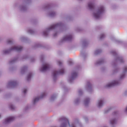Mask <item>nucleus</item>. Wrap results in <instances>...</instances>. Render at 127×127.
<instances>
[{"mask_svg": "<svg viewBox=\"0 0 127 127\" xmlns=\"http://www.w3.org/2000/svg\"><path fill=\"white\" fill-rule=\"evenodd\" d=\"M88 7L91 11H93L94 18L96 19H99L105 13V8L103 5H100L95 8V2L90 1L88 4Z\"/></svg>", "mask_w": 127, "mask_h": 127, "instance_id": "1", "label": "nucleus"}, {"mask_svg": "<svg viewBox=\"0 0 127 127\" xmlns=\"http://www.w3.org/2000/svg\"><path fill=\"white\" fill-rule=\"evenodd\" d=\"M66 29L65 25L62 22H59L54 24L46 28L43 32V34L45 37L47 36L50 31L56 30L57 31L53 35L54 37H56L59 32H60L64 31Z\"/></svg>", "mask_w": 127, "mask_h": 127, "instance_id": "2", "label": "nucleus"}, {"mask_svg": "<svg viewBox=\"0 0 127 127\" xmlns=\"http://www.w3.org/2000/svg\"><path fill=\"white\" fill-rule=\"evenodd\" d=\"M115 58V60L111 63V65L114 69L112 71V75H114L117 73L119 70V68L117 66V62H119L124 63L125 61L122 56L119 54L115 50H112L110 52Z\"/></svg>", "mask_w": 127, "mask_h": 127, "instance_id": "3", "label": "nucleus"}, {"mask_svg": "<svg viewBox=\"0 0 127 127\" xmlns=\"http://www.w3.org/2000/svg\"><path fill=\"white\" fill-rule=\"evenodd\" d=\"M127 73V65H125L122 68V71L120 74L119 79L118 80H114L108 83L105 86V87L106 88H109L120 84L121 83V81L125 78Z\"/></svg>", "mask_w": 127, "mask_h": 127, "instance_id": "4", "label": "nucleus"}, {"mask_svg": "<svg viewBox=\"0 0 127 127\" xmlns=\"http://www.w3.org/2000/svg\"><path fill=\"white\" fill-rule=\"evenodd\" d=\"M59 120L62 122L60 127H66L68 125H69V127H77L78 126H79L80 127H83V125L77 118L74 119L73 122L71 125L70 124L68 119L65 117H62L60 118Z\"/></svg>", "mask_w": 127, "mask_h": 127, "instance_id": "5", "label": "nucleus"}, {"mask_svg": "<svg viewBox=\"0 0 127 127\" xmlns=\"http://www.w3.org/2000/svg\"><path fill=\"white\" fill-rule=\"evenodd\" d=\"M50 4H45L43 6L42 9L44 10H49V11L47 13V15L49 17H52L55 16L57 15V13L52 10Z\"/></svg>", "mask_w": 127, "mask_h": 127, "instance_id": "6", "label": "nucleus"}, {"mask_svg": "<svg viewBox=\"0 0 127 127\" xmlns=\"http://www.w3.org/2000/svg\"><path fill=\"white\" fill-rule=\"evenodd\" d=\"M23 49V47L21 46L15 45L11 46L8 49L3 50V53L4 54H7L13 51L19 52L22 51Z\"/></svg>", "mask_w": 127, "mask_h": 127, "instance_id": "7", "label": "nucleus"}, {"mask_svg": "<svg viewBox=\"0 0 127 127\" xmlns=\"http://www.w3.org/2000/svg\"><path fill=\"white\" fill-rule=\"evenodd\" d=\"M120 115V112L118 111H115L112 113V117L110 118L109 120V123L111 125H113L117 123L118 118Z\"/></svg>", "mask_w": 127, "mask_h": 127, "instance_id": "8", "label": "nucleus"}, {"mask_svg": "<svg viewBox=\"0 0 127 127\" xmlns=\"http://www.w3.org/2000/svg\"><path fill=\"white\" fill-rule=\"evenodd\" d=\"M32 1V0H23L22 3L20 4L18 6V9L19 10L22 12L27 11L28 8L26 4H29Z\"/></svg>", "mask_w": 127, "mask_h": 127, "instance_id": "9", "label": "nucleus"}, {"mask_svg": "<svg viewBox=\"0 0 127 127\" xmlns=\"http://www.w3.org/2000/svg\"><path fill=\"white\" fill-rule=\"evenodd\" d=\"M79 66H77L74 68L72 71L71 76L68 79V82L70 83H72L73 81L76 78L78 75V71L79 69Z\"/></svg>", "mask_w": 127, "mask_h": 127, "instance_id": "10", "label": "nucleus"}, {"mask_svg": "<svg viewBox=\"0 0 127 127\" xmlns=\"http://www.w3.org/2000/svg\"><path fill=\"white\" fill-rule=\"evenodd\" d=\"M64 72V69L63 67L59 69L58 70H55L52 73V76L53 80L55 81L57 79L59 75L63 74Z\"/></svg>", "mask_w": 127, "mask_h": 127, "instance_id": "11", "label": "nucleus"}, {"mask_svg": "<svg viewBox=\"0 0 127 127\" xmlns=\"http://www.w3.org/2000/svg\"><path fill=\"white\" fill-rule=\"evenodd\" d=\"M73 38V36L72 34H68L64 36L63 38L61 39L59 41L60 44L63 43L66 41H71Z\"/></svg>", "mask_w": 127, "mask_h": 127, "instance_id": "12", "label": "nucleus"}, {"mask_svg": "<svg viewBox=\"0 0 127 127\" xmlns=\"http://www.w3.org/2000/svg\"><path fill=\"white\" fill-rule=\"evenodd\" d=\"M51 66L50 64L48 63L45 62L43 64L42 66L40 68V70L42 72L48 70Z\"/></svg>", "mask_w": 127, "mask_h": 127, "instance_id": "13", "label": "nucleus"}, {"mask_svg": "<svg viewBox=\"0 0 127 127\" xmlns=\"http://www.w3.org/2000/svg\"><path fill=\"white\" fill-rule=\"evenodd\" d=\"M105 103L104 99L103 98L98 99L96 103V106L98 108L100 109L102 108Z\"/></svg>", "mask_w": 127, "mask_h": 127, "instance_id": "14", "label": "nucleus"}, {"mask_svg": "<svg viewBox=\"0 0 127 127\" xmlns=\"http://www.w3.org/2000/svg\"><path fill=\"white\" fill-rule=\"evenodd\" d=\"M17 84V82L16 80H11L9 81L6 85V87L8 88H13Z\"/></svg>", "mask_w": 127, "mask_h": 127, "instance_id": "15", "label": "nucleus"}, {"mask_svg": "<svg viewBox=\"0 0 127 127\" xmlns=\"http://www.w3.org/2000/svg\"><path fill=\"white\" fill-rule=\"evenodd\" d=\"M15 117L14 116L8 117L5 119L3 121V124L4 125L8 124L13 121L15 120Z\"/></svg>", "mask_w": 127, "mask_h": 127, "instance_id": "16", "label": "nucleus"}, {"mask_svg": "<svg viewBox=\"0 0 127 127\" xmlns=\"http://www.w3.org/2000/svg\"><path fill=\"white\" fill-rule=\"evenodd\" d=\"M46 95V93L44 92L41 94L40 97H36L34 98L32 101V104L33 105H35L39 100L40 98H42L45 96Z\"/></svg>", "mask_w": 127, "mask_h": 127, "instance_id": "17", "label": "nucleus"}, {"mask_svg": "<svg viewBox=\"0 0 127 127\" xmlns=\"http://www.w3.org/2000/svg\"><path fill=\"white\" fill-rule=\"evenodd\" d=\"M85 88L86 90L89 92H91L93 91L92 85L89 81L87 82Z\"/></svg>", "mask_w": 127, "mask_h": 127, "instance_id": "18", "label": "nucleus"}, {"mask_svg": "<svg viewBox=\"0 0 127 127\" xmlns=\"http://www.w3.org/2000/svg\"><path fill=\"white\" fill-rule=\"evenodd\" d=\"M110 38L112 40L114 41L117 44L122 45L124 44H125L124 42L121 40L116 39L113 36H111Z\"/></svg>", "mask_w": 127, "mask_h": 127, "instance_id": "19", "label": "nucleus"}, {"mask_svg": "<svg viewBox=\"0 0 127 127\" xmlns=\"http://www.w3.org/2000/svg\"><path fill=\"white\" fill-rule=\"evenodd\" d=\"M105 62V60L104 59L101 58L96 61L95 63L94 64L95 66H98L104 64Z\"/></svg>", "mask_w": 127, "mask_h": 127, "instance_id": "20", "label": "nucleus"}, {"mask_svg": "<svg viewBox=\"0 0 127 127\" xmlns=\"http://www.w3.org/2000/svg\"><path fill=\"white\" fill-rule=\"evenodd\" d=\"M81 42L82 44V47L83 48L86 47L88 45L89 43L88 40L86 39H83L81 41Z\"/></svg>", "mask_w": 127, "mask_h": 127, "instance_id": "21", "label": "nucleus"}, {"mask_svg": "<svg viewBox=\"0 0 127 127\" xmlns=\"http://www.w3.org/2000/svg\"><path fill=\"white\" fill-rule=\"evenodd\" d=\"M20 39L21 41L26 43H29L30 42V40L29 38L24 36H21L20 38Z\"/></svg>", "mask_w": 127, "mask_h": 127, "instance_id": "22", "label": "nucleus"}, {"mask_svg": "<svg viewBox=\"0 0 127 127\" xmlns=\"http://www.w3.org/2000/svg\"><path fill=\"white\" fill-rule=\"evenodd\" d=\"M90 99L89 97H86L84 101V103L85 106L86 107L88 106L90 102Z\"/></svg>", "mask_w": 127, "mask_h": 127, "instance_id": "23", "label": "nucleus"}, {"mask_svg": "<svg viewBox=\"0 0 127 127\" xmlns=\"http://www.w3.org/2000/svg\"><path fill=\"white\" fill-rule=\"evenodd\" d=\"M28 69V67L27 65L23 66L21 69L20 72L21 74H24L27 71Z\"/></svg>", "mask_w": 127, "mask_h": 127, "instance_id": "24", "label": "nucleus"}, {"mask_svg": "<svg viewBox=\"0 0 127 127\" xmlns=\"http://www.w3.org/2000/svg\"><path fill=\"white\" fill-rule=\"evenodd\" d=\"M42 45L39 42H37L35 43L32 46V48L33 49H36L37 48L41 47Z\"/></svg>", "mask_w": 127, "mask_h": 127, "instance_id": "25", "label": "nucleus"}, {"mask_svg": "<svg viewBox=\"0 0 127 127\" xmlns=\"http://www.w3.org/2000/svg\"><path fill=\"white\" fill-rule=\"evenodd\" d=\"M80 97H78L75 98L74 101V103L75 105H78L80 102Z\"/></svg>", "mask_w": 127, "mask_h": 127, "instance_id": "26", "label": "nucleus"}, {"mask_svg": "<svg viewBox=\"0 0 127 127\" xmlns=\"http://www.w3.org/2000/svg\"><path fill=\"white\" fill-rule=\"evenodd\" d=\"M19 58V57L18 56L14 58L9 61V63L11 64L15 63L18 60Z\"/></svg>", "mask_w": 127, "mask_h": 127, "instance_id": "27", "label": "nucleus"}, {"mask_svg": "<svg viewBox=\"0 0 127 127\" xmlns=\"http://www.w3.org/2000/svg\"><path fill=\"white\" fill-rule=\"evenodd\" d=\"M14 43V40L12 38L8 39L6 41V43L7 44L11 45L13 44Z\"/></svg>", "mask_w": 127, "mask_h": 127, "instance_id": "28", "label": "nucleus"}, {"mask_svg": "<svg viewBox=\"0 0 127 127\" xmlns=\"http://www.w3.org/2000/svg\"><path fill=\"white\" fill-rule=\"evenodd\" d=\"M57 95L56 94H54L52 95L50 98V100L51 101H53L55 100L57 98Z\"/></svg>", "mask_w": 127, "mask_h": 127, "instance_id": "29", "label": "nucleus"}, {"mask_svg": "<svg viewBox=\"0 0 127 127\" xmlns=\"http://www.w3.org/2000/svg\"><path fill=\"white\" fill-rule=\"evenodd\" d=\"M28 32L31 34H34L35 33V31L31 28H29L27 31Z\"/></svg>", "mask_w": 127, "mask_h": 127, "instance_id": "30", "label": "nucleus"}, {"mask_svg": "<svg viewBox=\"0 0 127 127\" xmlns=\"http://www.w3.org/2000/svg\"><path fill=\"white\" fill-rule=\"evenodd\" d=\"M32 75V72H30L29 73L27 77V80L29 82L31 80V77Z\"/></svg>", "mask_w": 127, "mask_h": 127, "instance_id": "31", "label": "nucleus"}, {"mask_svg": "<svg viewBox=\"0 0 127 127\" xmlns=\"http://www.w3.org/2000/svg\"><path fill=\"white\" fill-rule=\"evenodd\" d=\"M81 56L84 60H85L87 57V54L85 52L81 51Z\"/></svg>", "mask_w": 127, "mask_h": 127, "instance_id": "32", "label": "nucleus"}, {"mask_svg": "<svg viewBox=\"0 0 127 127\" xmlns=\"http://www.w3.org/2000/svg\"><path fill=\"white\" fill-rule=\"evenodd\" d=\"M102 52V50L101 49H98L96 50L94 52V54L96 55L101 53Z\"/></svg>", "mask_w": 127, "mask_h": 127, "instance_id": "33", "label": "nucleus"}, {"mask_svg": "<svg viewBox=\"0 0 127 127\" xmlns=\"http://www.w3.org/2000/svg\"><path fill=\"white\" fill-rule=\"evenodd\" d=\"M29 58V56L27 55H25L23 56L21 58V59L23 60H24L27 59Z\"/></svg>", "mask_w": 127, "mask_h": 127, "instance_id": "34", "label": "nucleus"}, {"mask_svg": "<svg viewBox=\"0 0 127 127\" xmlns=\"http://www.w3.org/2000/svg\"><path fill=\"white\" fill-rule=\"evenodd\" d=\"M112 109V108L110 107L107 109H105L104 111V114H107Z\"/></svg>", "mask_w": 127, "mask_h": 127, "instance_id": "35", "label": "nucleus"}, {"mask_svg": "<svg viewBox=\"0 0 127 127\" xmlns=\"http://www.w3.org/2000/svg\"><path fill=\"white\" fill-rule=\"evenodd\" d=\"M68 64L69 65H72L73 64V61L71 59H70L68 60Z\"/></svg>", "mask_w": 127, "mask_h": 127, "instance_id": "36", "label": "nucleus"}, {"mask_svg": "<svg viewBox=\"0 0 127 127\" xmlns=\"http://www.w3.org/2000/svg\"><path fill=\"white\" fill-rule=\"evenodd\" d=\"M9 107L11 110H13L15 108V106L13 105L11 103L9 104Z\"/></svg>", "mask_w": 127, "mask_h": 127, "instance_id": "37", "label": "nucleus"}, {"mask_svg": "<svg viewBox=\"0 0 127 127\" xmlns=\"http://www.w3.org/2000/svg\"><path fill=\"white\" fill-rule=\"evenodd\" d=\"M106 69V68L105 66H102L100 68V70L101 71L103 72L105 71Z\"/></svg>", "mask_w": 127, "mask_h": 127, "instance_id": "38", "label": "nucleus"}, {"mask_svg": "<svg viewBox=\"0 0 127 127\" xmlns=\"http://www.w3.org/2000/svg\"><path fill=\"white\" fill-rule=\"evenodd\" d=\"M78 92L79 95H82L83 93V91L81 89H79L78 90Z\"/></svg>", "mask_w": 127, "mask_h": 127, "instance_id": "39", "label": "nucleus"}, {"mask_svg": "<svg viewBox=\"0 0 127 127\" xmlns=\"http://www.w3.org/2000/svg\"><path fill=\"white\" fill-rule=\"evenodd\" d=\"M82 29L79 27H77L76 28L75 30L77 32H80L82 30Z\"/></svg>", "mask_w": 127, "mask_h": 127, "instance_id": "40", "label": "nucleus"}, {"mask_svg": "<svg viewBox=\"0 0 127 127\" xmlns=\"http://www.w3.org/2000/svg\"><path fill=\"white\" fill-rule=\"evenodd\" d=\"M57 63L59 65V66H62L63 63L60 60H58L57 61Z\"/></svg>", "mask_w": 127, "mask_h": 127, "instance_id": "41", "label": "nucleus"}, {"mask_svg": "<svg viewBox=\"0 0 127 127\" xmlns=\"http://www.w3.org/2000/svg\"><path fill=\"white\" fill-rule=\"evenodd\" d=\"M105 36V35L104 33H102L100 35V39H102L103 38H104Z\"/></svg>", "mask_w": 127, "mask_h": 127, "instance_id": "42", "label": "nucleus"}, {"mask_svg": "<svg viewBox=\"0 0 127 127\" xmlns=\"http://www.w3.org/2000/svg\"><path fill=\"white\" fill-rule=\"evenodd\" d=\"M44 56L43 55H41L40 56V58L41 61V62H43L44 61Z\"/></svg>", "mask_w": 127, "mask_h": 127, "instance_id": "43", "label": "nucleus"}, {"mask_svg": "<svg viewBox=\"0 0 127 127\" xmlns=\"http://www.w3.org/2000/svg\"><path fill=\"white\" fill-rule=\"evenodd\" d=\"M62 87L65 90H66L68 89L67 87L64 84L62 85Z\"/></svg>", "mask_w": 127, "mask_h": 127, "instance_id": "44", "label": "nucleus"}, {"mask_svg": "<svg viewBox=\"0 0 127 127\" xmlns=\"http://www.w3.org/2000/svg\"><path fill=\"white\" fill-rule=\"evenodd\" d=\"M72 17L70 16H68L67 17V19L68 20H72Z\"/></svg>", "mask_w": 127, "mask_h": 127, "instance_id": "45", "label": "nucleus"}, {"mask_svg": "<svg viewBox=\"0 0 127 127\" xmlns=\"http://www.w3.org/2000/svg\"><path fill=\"white\" fill-rule=\"evenodd\" d=\"M20 100L19 98L18 97H16L15 98V100L16 102H18Z\"/></svg>", "mask_w": 127, "mask_h": 127, "instance_id": "46", "label": "nucleus"}, {"mask_svg": "<svg viewBox=\"0 0 127 127\" xmlns=\"http://www.w3.org/2000/svg\"><path fill=\"white\" fill-rule=\"evenodd\" d=\"M31 61L32 62H34L35 61V59L33 57H32L31 58Z\"/></svg>", "mask_w": 127, "mask_h": 127, "instance_id": "47", "label": "nucleus"}, {"mask_svg": "<svg viewBox=\"0 0 127 127\" xmlns=\"http://www.w3.org/2000/svg\"><path fill=\"white\" fill-rule=\"evenodd\" d=\"M83 118L85 120V121L86 122H87L88 121V118L84 116L83 117Z\"/></svg>", "mask_w": 127, "mask_h": 127, "instance_id": "48", "label": "nucleus"}, {"mask_svg": "<svg viewBox=\"0 0 127 127\" xmlns=\"http://www.w3.org/2000/svg\"><path fill=\"white\" fill-rule=\"evenodd\" d=\"M15 69L14 67H10L9 70L10 71H12Z\"/></svg>", "mask_w": 127, "mask_h": 127, "instance_id": "49", "label": "nucleus"}, {"mask_svg": "<svg viewBox=\"0 0 127 127\" xmlns=\"http://www.w3.org/2000/svg\"><path fill=\"white\" fill-rule=\"evenodd\" d=\"M124 112L126 113H127V106L126 107L125 109Z\"/></svg>", "mask_w": 127, "mask_h": 127, "instance_id": "50", "label": "nucleus"}, {"mask_svg": "<svg viewBox=\"0 0 127 127\" xmlns=\"http://www.w3.org/2000/svg\"><path fill=\"white\" fill-rule=\"evenodd\" d=\"M27 90L26 89H25L23 91V93L24 94H25L27 92Z\"/></svg>", "mask_w": 127, "mask_h": 127, "instance_id": "51", "label": "nucleus"}, {"mask_svg": "<svg viewBox=\"0 0 127 127\" xmlns=\"http://www.w3.org/2000/svg\"><path fill=\"white\" fill-rule=\"evenodd\" d=\"M124 94L125 95H127V89L126 90Z\"/></svg>", "mask_w": 127, "mask_h": 127, "instance_id": "52", "label": "nucleus"}, {"mask_svg": "<svg viewBox=\"0 0 127 127\" xmlns=\"http://www.w3.org/2000/svg\"><path fill=\"white\" fill-rule=\"evenodd\" d=\"M29 108V106H27L25 108V109L26 110H27Z\"/></svg>", "mask_w": 127, "mask_h": 127, "instance_id": "53", "label": "nucleus"}, {"mask_svg": "<svg viewBox=\"0 0 127 127\" xmlns=\"http://www.w3.org/2000/svg\"><path fill=\"white\" fill-rule=\"evenodd\" d=\"M2 40V38L1 36L0 35V41H1Z\"/></svg>", "mask_w": 127, "mask_h": 127, "instance_id": "54", "label": "nucleus"}, {"mask_svg": "<svg viewBox=\"0 0 127 127\" xmlns=\"http://www.w3.org/2000/svg\"><path fill=\"white\" fill-rule=\"evenodd\" d=\"M16 5H17V4H15V5H14V7H16Z\"/></svg>", "mask_w": 127, "mask_h": 127, "instance_id": "55", "label": "nucleus"}, {"mask_svg": "<svg viewBox=\"0 0 127 127\" xmlns=\"http://www.w3.org/2000/svg\"><path fill=\"white\" fill-rule=\"evenodd\" d=\"M2 90H1L0 89V93L2 91Z\"/></svg>", "mask_w": 127, "mask_h": 127, "instance_id": "56", "label": "nucleus"}, {"mask_svg": "<svg viewBox=\"0 0 127 127\" xmlns=\"http://www.w3.org/2000/svg\"><path fill=\"white\" fill-rule=\"evenodd\" d=\"M1 115L0 114V118H1Z\"/></svg>", "mask_w": 127, "mask_h": 127, "instance_id": "57", "label": "nucleus"}, {"mask_svg": "<svg viewBox=\"0 0 127 127\" xmlns=\"http://www.w3.org/2000/svg\"><path fill=\"white\" fill-rule=\"evenodd\" d=\"M1 72H0V75H1Z\"/></svg>", "mask_w": 127, "mask_h": 127, "instance_id": "58", "label": "nucleus"}]
</instances>
